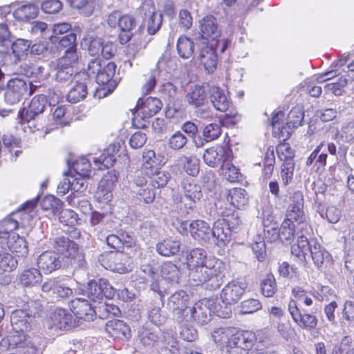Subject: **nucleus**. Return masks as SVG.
<instances>
[{"label":"nucleus","instance_id":"1","mask_svg":"<svg viewBox=\"0 0 354 354\" xmlns=\"http://www.w3.org/2000/svg\"><path fill=\"white\" fill-rule=\"evenodd\" d=\"M189 276L196 285L207 283L211 290L218 288L225 276L226 264L215 257H208L203 248H196L186 254Z\"/></svg>","mask_w":354,"mask_h":354},{"label":"nucleus","instance_id":"2","mask_svg":"<svg viewBox=\"0 0 354 354\" xmlns=\"http://www.w3.org/2000/svg\"><path fill=\"white\" fill-rule=\"evenodd\" d=\"M54 248L57 250L45 251L37 259V264L44 274H50L59 270L64 265L72 264L76 260H80L81 254L78 252V245L66 236H58L54 240Z\"/></svg>","mask_w":354,"mask_h":354},{"label":"nucleus","instance_id":"3","mask_svg":"<svg viewBox=\"0 0 354 354\" xmlns=\"http://www.w3.org/2000/svg\"><path fill=\"white\" fill-rule=\"evenodd\" d=\"M310 252L315 266L320 269L330 263L331 256L316 239H308L301 233L297 239V243L291 246V253L301 262L306 261V254Z\"/></svg>","mask_w":354,"mask_h":354},{"label":"nucleus","instance_id":"4","mask_svg":"<svg viewBox=\"0 0 354 354\" xmlns=\"http://www.w3.org/2000/svg\"><path fill=\"white\" fill-rule=\"evenodd\" d=\"M211 313L221 318H228L231 315V311L227 307H223L214 299H209L199 301L193 307L189 308L184 319L194 320L204 325L209 321Z\"/></svg>","mask_w":354,"mask_h":354},{"label":"nucleus","instance_id":"5","mask_svg":"<svg viewBox=\"0 0 354 354\" xmlns=\"http://www.w3.org/2000/svg\"><path fill=\"white\" fill-rule=\"evenodd\" d=\"M30 337L21 332L15 333L3 338L0 342V352L3 353L14 348L20 349L21 354H34L37 351V346Z\"/></svg>","mask_w":354,"mask_h":354},{"label":"nucleus","instance_id":"6","mask_svg":"<svg viewBox=\"0 0 354 354\" xmlns=\"http://www.w3.org/2000/svg\"><path fill=\"white\" fill-rule=\"evenodd\" d=\"M33 89L29 81L19 77L12 78L7 82V88L4 93L5 102L10 105L15 104L32 95Z\"/></svg>","mask_w":354,"mask_h":354},{"label":"nucleus","instance_id":"7","mask_svg":"<svg viewBox=\"0 0 354 354\" xmlns=\"http://www.w3.org/2000/svg\"><path fill=\"white\" fill-rule=\"evenodd\" d=\"M139 15L142 18V25L147 27V33L153 35L160 30L162 15L156 11L153 0H144L139 8Z\"/></svg>","mask_w":354,"mask_h":354},{"label":"nucleus","instance_id":"8","mask_svg":"<svg viewBox=\"0 0 354 354\" xmlns=\"http://www.w3.org/2000/svg\"><path fill=\"white\" fill-rule=\"evenodd\" d=\"M256 340L255 334L251 331H233L227 344V351L230 354H248L254 346Z\"/></svg>","mask_w":354,"mask_h":354},{"label":"nucleus","instance_id":"9","mask_svg":"<svg viewBox=\"0 0 354 354\" xmlns=\"http://www.w3.org/2000/svg\"><path fill=\"white\" fill-rule=\"evenodd\" d=\"M84 291V295L93 303H100L103 297L112 299L117 292L105 279H100L98 281H90Z\"/></svg>","mask_w":354,"mask_h":354},{"label":"nucleus","instance_id":"10","mask_svg":"<svg viewBox=\"0 0 354 354\" xmlns=\"http://www.w3.org/2000/svg\"><path fill=\"white\" fill-rule=\"evenodd\" d=\"M246 285L244 281L232 280L227 283L222 289L221 299L223 307H227L231 310V306L236 304L244 294Z\"/></svg>","mask_w":354,"mask_h":354},{"label":"nucleus","instance_id":"11","mask_svg":"<svg viewBox=\"0 0 354 354\" xmlns=\"http://www.w3.org/2000/svg\"><path fill=\"white\" fill-rule=\"evenodd\" d=\"M220 35L217 21L214 16L207 15L200 21V32L197 39L201 44L218 43Z\"/></svg>","mask_w":354,"mask_h":354},{"label":"nucleus","instance_id":"12","mask_svg":"<svg viewBox=\"0 0 354 354\" xmlns=\"http://www.w3.org/2000/svg\"><path fill=\"white\" fill-rule=\"evenodd\" d=\"M79 57L69 53L66 57H60L57 62L55 80L57 82L67 84L72 81L75 74L74 65L77 63Z\"/></svg>","mask_w":354,"mask_h":354},{"label":"nucleus","instance_id":"13","mask_svg":"<svg viewBox=\"0 0 354 354\" xmlns=\"http://www.w3.org/2000/svg\"><path fill=\"white\" fill-rule=\"evenodd\" d=\"M74 78L75 84L68 91L66 98L69 102L75 104L86 98L91 80L88 78V75L84 71L76 73Z\"/></svg>","mask_w":354,"mask_h":354},{"label":"nucleus","instance_id":"14","mask_svg":"<svg viewBox=\"0 0 354 354\" xmlns=\"http://www.w3.org/2000/svg\"><path fill=\"white\" fill-rule=\"evenodd\" d=\"M288 310L293 321L301 329L311 330L317 327L318 324L317 317L310 313H301L295 299L290 300Z\"/></svg>","mask_w":354,"mask_h":354},{"label":"nucleus","instance_id":"15","mask_svg":"<svg viewBox=\"0 0 354 354\" xmlns=\"http://www.w3.org/2000/svg\"><path fill=\"white\" fill-rule=\"evenodd\" d=\"M31 45V41L17 39L12 44V53H4L0 51V59H2L3 64H9L8 62V59H12V57H14L13 60L10 64H17L21 60L26 58L29 51Z\"/></svg>","mask_w":354,"mask_h":354},{"label":"nucleus","instance_id":"16","mask_svg":"<svg viewBox=\"0 0 354 354\" xmlns=\"http://www.w3.org/2000/svg\"><path fill=\"white\" fill-rule=\"evenodd\" d=\"M218 44V43L199 44L197 59L208 73H212L216 68L218 59L216 47Z\"/></svg>","mask_w":354,"mask_h":354},{"label":"nucleus","instance_id":"17","mask_svg":"<svg viewBox=\"0 0 354 354\" xmlns=\"http://www.w3.org/2000/svg\"><path fill=\"white\" fill-rule=\"evenodd\" d=\"M10 323L12 330L15 333L29 332L35 326V318L32 314L26 312L25 310L17 309L12 312L10 317Z\"/></svg>","mask_w":354,"mask_h":354},{"label":"nucleus","instance_id":"18","mask_svg":"<svg viewBox=\"0 0 354 354\" xmlns=\"http://www.w3.org/2000/svg\"><path fill=\"white\" fill-rule=\"evenodd\" d=\"M71 310L77 319L91 322L96 316L94 306L90 301L84 298H76L71 301Z\"/></svg>","mask_w":354,"mask_h":354},{"label":"nucleus","instance_id":"19","mask_svg":"<svg viewBox=\"0 0 354 354\" xmlns=\"http://www.w3.org/2000/svg\"><path fill=\"white\" fill-rule=\"evenodd\" d=\"M232 233L225 220L219 219L211 227V241L219 248H224L231 241Z\"/></svg>","mask_w":354,"mask_h":354},{"label":"nucleus","instance_id":"20","mask_svg":"<svg viewBox=\"0 0 354 354\" xmlns=\"http://www.w3.org/2000/svg\"><path fill=\"white\" fill-rule=\"evenodd\" d=\"M46 103L47 100L45 95H39L34 97L30 103L28 109H24L19 112L20 122L23 123L24 121H26L29 124L31 123V120L44 111Z\"/></svg>","mask_w":354,"mask_h":354},{"label":"nucleus","instance_id":"21","mask_svg":"<svg viewBox=\"0 0 354 354\" xmlns=\"http://www.w3.org/2000/svg\"><path fill=\"white\" fill-rule=\"evenodd\" d=\"M182 189L185 198L189 201L188 207H185L184 214H189L194 205L200 201L203 197L201 187L196 184L192 179H185L182 182Z\"/></svg>","mask_w":354,"mask_h":354},{"label":"nucleus","instance_id":"22","mask_svg":"<svg viewBox=\"0 0 354 354\" xmlns=\"http://www.w3.org/2000/svg\"><path fill=\"white\" fill-rule=\"evenodd\" d=\"M188 301L189 296L187 292L180 290L171 295L167 305L178 319H184L185 315L189 308L187 307Z\"/></svg>","mask_w":354,"mask_h":354},{"label":"nucleus","instance_id":"23","mask_svg":"<svg viewBox=\"0 0 354 354\" xmlns=\"http://www.w3.org/2000/svg\"><path fill=\"white\" fill-rule=\"evenodd\" d=\"M189 232L199 243L211 242V227L203 220H195L189 224Z\"/></svg>","mask_w":354,"mask_h":354},{"label":"nucleus","instance_id":"24","mask_svg":"<svg viewBox=\"0 0 354 354\" xmlns=\"http://www.w3.org/2000/svg\"><path fill=\"white\" fill-rule=\"evenodd\" d=\"M162 106L161 101L156 97H148L142 101L139 100L136 114L142 118H150L159 112Z\"/></svg>","mask_w":354,"mask_h":354},{"label":"nucleus","instance_id":"25","mask_svg":"<svg viewBox=\"0 0 354 354\" xmlns=\"http://www.w3.org/2000/svg\"><path fill=\"white\" fill-rule=\"evenodd\" d=\"M51 328L60 330H69L75 326L73 315L64 309H57L50 317Z\"/></svg>","mask_w":354,"mask_h":354},{"label":"nucleus","instance_id":"26","mask_svg":"<svg viewBox=\"0 0 354 354\" xmlns=\"http://www.w3.org/2000/svg\"><path fill=\"white\" fill-rule=\"evenodd\" d=\"M118 144L113 143L109 145L104 149L103 153L98 157H93V160L98 169H104L113 166L115 162V154L119 151Z\"/></svg>","mask_w":354,"mask_h":354},{"label":"nucleus","instance_id":"27","mask_svg":"<svg viewBox=\"0 0 354 354\" xmlns=\"http://www.w3.org/2000/svg\"><path fill=\"white\" fill-rule=\"evenodd\" d=\"M17 279L23 287H34L42 281V274L39 269L26 267L18 274Z\"/></svg>","mask_w":354,"mask_h":354},{"label":"nucleus","instance_id":"28","mask_svg":"<svg viewBox=\"0 0 354 354\" xmlns=\"http://www.w3.org/2000/svg\"><path fill=\"white\" fill-rule=\"evenodd\" d=\"M107 333L115 339H129L131 337L129 326L122 320H109L105 326Z\"/></svg>","mask_w":354,"mask_h":354},{"label":"nucleus","instance_id":"29","mask_svg":"<svg viewBox=\"0 0 354 354\" xmlns=\"http://www.w3.org/2000/svg\"><path fill=\"white\" fill-rule=\"evenodd\" d=\"M136 19L130 15H120L118 28L120 30L119 41L121 44L129 42L133 37L132 30L136 27Z\"/></svg>","mask_w":354,"mask_h":354},{"label":"nucleus","instance_id":"30","mask_svg":"<svg viewBox=\"0 0 354 354\" xmlns=\"http://www.w3.org/2000/svg\"><path fill=\"white\" fill-rule=\"evenodd\" d=\"M6 240L8 250L15 254L18 257H25L28 254V243L24 237L17 234H12L9 235Z\"/></svg>","mask_w":354,"mask_h":354},{"label":"nucleus","instance_id":"31","mask_svg":"<svg viewBox=\"0 0 354 354\" xmlns=\"http://www.w3.org/2000/svg\"><path fill=\"white\" fill-rule=\"evenodd\" d=\"M209 99L216 110L224 112L229 107L230 101L224 91L217 86H211L209 88Z\"/></svg>","mask_w":354,"mask_h":354},{"label":"nucleus","instance_id":"32","mask_svg":"<svg viewBox=\"0 0 354 354\" xmlns=\"http://www.w3.org/2000/svg\"><path fill=\"white\" fill-rule=\"evenodd\" d=\"M228 149L223 147L207 149L203 154L204 161L210 167H217L227 160Z\"/></svg>","mask_w":354,"mask_h":354},{"label":"nucleus","instance_id":"33","mask_svg":"<svg viewBox=\"0 0 354 354\" xmlns=\"http://www.w3.org/2000/svg\"><path fill=\"white\" fill-rule=\"evenodd\" d=\"M185 100L194 108L203 106L207 101V95L204 86L200 85L192 86L188 91Z\"/></svg>","mask_w":354,"mask_h":354},{"label":"nucleus","instance_id":"34","mask_svg":"<svg viewBox=\"0 0 354 354\" xmlns=\"http://www.w3.org/2000/svg\"><path fill=\"white\" fill-rule=\"evenodd\" d=\"M118 173L113 170L109 171L107 174L102 178L97 187V194H99V197H100L102 194L104 200H111L112 196L111 190L114 186L115 183L118 181Z\"/></svg>","mask_w":354,"mask_h":354},{"label":"nucleus","instance_id":"35","mask_svg":"<svg viewBox=\"0 0 354 354\" xmlns=\"http://www.w3.org/2000/svg\"><path fill=\"white\" fill-rule=\"evenodd\" d=\"M39 8L33 3H27L15 9L12 15L19 21L26 22L37 17Z\"/></svg>","mask_w":354,"mask_h":354},{"label":"nucleus","instance_id":"36","mask_svg":"<svg viewBox=\"0 0 354 354\" xmlns=\"http://www.w3.org/2000/svg\"><path fill=\"white\" fill-rule=\"evenodd\" d=\"M180 242L171 238L166 239L156 244L157 252L164 257H170L179 252Z\"/></svg>","mask_w":354,"mask_h":354},{"label":"nucleus","instance_id":"37","mask_svg":"<svg viewBox=\"0 0 354 354\" xmlns=\"http://www.w3.org/2000/svg\"><path fill=\"white\" fill-rule=\"evenodd\" d=\"M18 214L11 213L0 223V244H3L4 239H6L9 234L17 230L19 225L17 223Z\"/></svg>","mask_w":354,"mask_h":354},{"label":"nucleus","instance_id":"38","mask_svg":"<svg viewBox=\"0 0 354 354\" xmlns=\"http://www.w3.org/2000/svg\"><path fill=\"white\" fill-rule=\"evenodd\" d=\"M285 113L279 111L274 114L272 119V133L275 137L286 140L289 136V131L284 126Z\"/></svg>","mask_w":354,"mask_h":354},{"label":"nucleus","instance_id":"39","mask_svg":"<svg viewBox=\"0 0 354 354\" xmlns=\"http://www.w3.org/2000/svg\"><path fill=\"white\" fill-rule=\"evenodd\" d=\"M36 204V200L27 201L24 205L23 209H19L13 212L14 214H18L17 223H19V226L24 227L31 225L33 217L32 211Z\"/></svg>","mask_w":354,"mask_h":354},{"label":"nucleus","instance_id":"40","mask_svg":"<svg viewBox=\"0 0 354 354\" xmlns=\"http://www.w3.org/2000/svg\"><path fill=\"white\" fill-rule=\"evenodd\" d=\"M0 250V274L10 272L15 270L18 265V261L12 255L6 252V248L1 246Z\"/></svg>","mask_w":354,"mask_h":354},{"label":"nucleus","instance_id":"41","mask_svg":"<svg viewBox=\"0 0 354 354\" xmlns=\"http://www.w3.org/2000/svg\"><path fill=\"white\" fill-rule=\"evenodd\" d=\"M176 47L179 56L183 59H188L194 54V44L192 39L187 37H180Z\"/></svg>","mask_w":354,"mask_h":354},{"label":"nucleus","instance_id":"42","mask_svg":"<svg viewBox=\"0 0 354 354\" xmlns=\"http://www.w3.org/2000/svg\"><path fill=\"white\" fill-rule=\"evenodd\" d=\"M246 192L242 188H234L230 189L228 194L227 200L232 205L237 209L243 208L248 201Z\"/></svg>","mask_w":354,"mask_h":354},{"label":"nucleus","instance_id":"43","mask_svg":"<svg viewBox=\"0 0 354 354\" xmlns=\"http://www.w3.org/2000/svg\"><path fill=\"white\" fill-rule=\"evenodd\" d=\"M159 166L160 162L154 151L147 150L143 152L141 169L145 172V174L159 169Z\"/></svg>","mask_w":354,"mask_h":354},{"label":"nucleus","instance_id":"44","mask_svg":"<svg viewBox=\"0 0 354 354\" xmlns=\"http://www.w3.org/2000/svg\"><path fill=\"white\" fill-rule=\"evenodd\" d=\"M147 176L150 178L151 185L155 188L165 187L170 178V174L167 171H160V168L147 174Z\"/></svg>","mask_w":354,"mask_h":354},{"label":"nucleus","instance_id":"45","mask_svg":"<svg viewBox=\"0 0 354 354\" xmlns=\"http://www.w3.org/2000/svg\"><path fill=\"white\" fill-rule=\"evenodd\" d=\"M285 219H288L293 223H297L298 225H301L302 228L305 226L307 230V225L305 223L306 216L304 211V207H288Z\"/></svg>","mask_w":354,"mask_h":354},{"label":"nucleus","instance_id":"46","mask_svg":"<svg viewBox=\"0 0 354 354\" xmlns=\"http://www.w3.org/2000/svg\"><path fill=\"white\" fill-rule=\"evenodd\" d=\"M117 255L118 254L116 253L113 252L109 253L106 252L100 255L98 261L101 265L107 270H115L120 273L125 272L127 268L120 266L115 262L111 261L113 259H115Z\"/></svg>","mask_w":354,"mask_h":354},{"label":"nucleus","instance_id":"47","mask_svg":"<svg viewBox=\"0 0 354 354\" xmlns=\"http://www.w3.org/2000/svg\"><path fill=\"white\" fill-rule=\"evenodd\" d=\"M116 66L113 62H109L102 66L100 72L96 75L95 80L99 84H106L112 80L115 73Z\"/></svg>","mask_w":354,"mask_h":354},{"label":"nucleus","instance_id":"48","mask_svg":"<svg viewBox=\"0 0 354 354\" xmlns=\"http://www.w3.org/2000/svg\"><path fill=\"white\" fill-rule=\"evenodd\" d=\"M59 45L60 47L66 48L64 55L62 57H66V55L69 56V53H74L76 57H79L77 52V44H76V35L73 32L62 37L59 40Z\"/></svg>","mask_w":354,"mask_h":354},{"label":"nucleus","instance_id":"49","mask_svg":"<svg viewBox=\"0 0 354 354\" xmlns=\"http://www.w3.org/2000/svg\"><path fill=\"white\" fill-rule=\"evenodd\" d=\"M160 272L162 277L166 280L172 282H177L178 280V268L171 261L163 263Z\"/></svg>","mask_w":354,"mask_h":354},{"label":"nucleus","instance_id":"50","mask_svg":"<svg viewBox=\"0 0 354 354\" xmlns=\"http://www.w3.org/2000/svg\"><path fill=\"white\" fill-rule=\"evenodd\" d=\"M233 329L230 328H220L214 330L212 334L214 341L221 346L228 344Z\"/></svg>","mask_w":354,"mask_h":354},{"label":"nucleus","instance_id":"51","mask_svg":"<svg viewBox=\"0 0 354 354\" xmlns=\"http://www.w3.org/2000/svg\"><path fill=\"white\" fill-rule=\"evenodd\" d=\"M103 39L100 37H88L84 39L82 45L87 46L88 52L91 56L101 53Z\"/></svg>","mask_w":354,"mask_h":354},{"label":"nucleus","instance_id":"52","mask_svg":"<svg viewBox=\"0 0 354 354\" xmlns=\"http://www.w3.org/2000/svg\"><path fill=\"white\" fill-rule=\"evenodd\" d=\"M41 207L44 210L52 209L54 214H57L62 208L63 203L57 197L48 195L43 198L40 203Z\"/></svg>","mask_w":354,"mask_h":354},{"label":"nucleus","instance_id":"53","mask_svg":"<svg viewBox=\"0 0 354 354\" xmlns=\"http://www.w3.org/2000/svg\"><path fill=\"white\" fill-rule=\"evenodd\" d=\"M278 231L280 234L281 241H290L294 237L295 234V223L288 219L284 218Z\"/></svg>","mask_w":354,"mask_h":354},{"label":"nucleus","instance_id":"54","mask_svg":"<svg viewBox=\"0 0 354 354\" xmlns=\"http://www.w3.org/2000/svg\"><path fill=\"white\" fill-rule=\"evenodd\" d=\"M72 169L77 176H87L91 171V165L86 157H80L73 162Z\"/></svg>","mask_w":354,"mask_h":354},{"label":"nucleus","instance_id":"55","mask_svg":"<svg viewBox=\"0 0 354 354\" xmlns=\"http://www.w3.org/2000/svg\"><path fill=\"white\" fill-rule=\"evenodd\" d=\"M59 214V220L64 225L73 227L77 224L78 215L73 210L70 209H60Z\"/></svg>","mask_w":354,"mask_h":354},{"label":"nucleus","instance_id":"56","mask_svg":"<svg viewBox=\"0 0 354 354\" xmlns=\"http://www.w3.org/2000/svg\"><path fill=\"white\" fill-rule=\"evenodd\" d=\"M221 133V125L219 122L207 124L203 129V136L206 142L217 139Z\"/></svg>","mask_w":354,"mask_h":354},{"label":"nucleus","instance_id":"57","mask_svg":"<svg viewBox=\"0 0 354 354\" xmlns=\"http://www.w3.org/2000/svg\"><path fill=\"white\" fill-rule=\"evenodd\" d=\"M252 249L259 261H263L266 256V243L264 238L257 235L252 243Z\"/></svg>","mask_w":354,"mask_h":354},{"label":"nucleus","instance_id":"58","mask_svg":"<svg viewBox=\"0 0 354 354\" xmlns=\"http://www.w3.org/2000/svg\"><path fill=\"white\" fill-rule=\"evenodd\" d=\"M138 336L142 344L147 346H153L158 339V337L155 332L144 327L139 329Z\"/></svg>","mask_w":354,"mask_h":354},{"label":"nucleus","instance_id":"59","mask_svg":"<svg viewBox=\"0 0 354 354\" xmlns=\"http://www.w3.org/2000/svg\"><path fill=\"white\" fill-rule=\"evenodd\" d=\"M182 161L184 163V169L187 174L194 176L199 172V160L195 156H183Z\"/></svg>","mask_w":354,"mask_h":354},{"label":"nucleus","instance_id":"60","mask_svg":"<svg viewBox=\"0 0 354 354\" xmlns=\"http://www.w3.org/2000/svg\"><path fill=\"white\" fill-rule=\"evenodd\" d=\"M222 174L230 182L234 183L239 180V169L229 162L222 165Z\"/></svg>","mask_w":354,"mask_h":354},{"label":"nucleus","instance_id":"61","mask_svg":"<svg viewBox=\"0 0 354 354\" xmlns=\"http://www.w3.org/2000/svg\"><path fill=\"white\" fill-rule=\"evenodd\" d=\"M262 294L267 297H272L277 290V284L274 277L272 274L267 275L261 285Z\"/></svg>","mask_w":354,"mask_h":354},{"label":"nucleus","instance_id":"62","mask_svg":"<svg viewBox=\"0 0 354 354\" xmlns=\"http://www.w3.org/2000/svg\"><path fill=\"white\" fill-rule=\"evenodd\" d=\"M304 118V112L299 108H294L288 115L286 124L288 126V128H297L301 125Z\"/></svg>","mask_w":354,"mask_h":354},{"label":"nucleus","instance_id":"63","mask_svg":"<svg viewBox=\"0 0 354 354\" xmlns=\"http://www.w3.org/2000/svg\"><path fill=\"white\" fill-rule=\"evenodd\" d=\"M277 153L279 159L286 163L288 162H294V151L288 143H281L277 148Z\"/></svg>","mask_w":354,"mask_h":354},{"label":"nucleus","instance_id":"64","mask_svg":"<svg viewBox=\"0 0 354 354\" xmlns=\"http://www.w3.org/2000/svg\"><path fill=\"white\" fill-rule=\"evenodd\" d=\"M339 138L343 142H352L354 140V121H350L342 126Z\"/></svg>","mask_w":354,"mask_h":354}]
</instances>
